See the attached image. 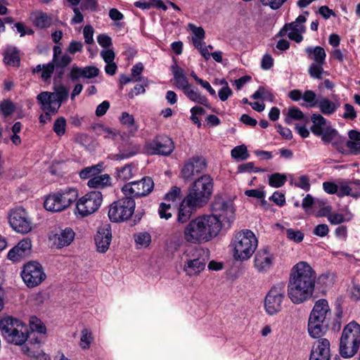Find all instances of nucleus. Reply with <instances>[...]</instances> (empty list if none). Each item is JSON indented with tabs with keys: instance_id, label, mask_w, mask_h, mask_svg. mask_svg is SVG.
Here are the masks:
<instances>
[{
	"instance_id": "26",
	"label": "nucleus",
	"mask_w": 360,
	"mask_h": 360,
	"mask_svg": "<svg viewBox=\"0 0 360 360\" xmlns=\"http://www.w3.org/2000/svg\"><path fill=\"white\" fill-rule=\"evenodd\" d=\"M75 233L70 228L66 227L50 237L53 244L58 248L70 245L75 239Z\"/></svg>"
},
{
	"instance_id": "1",
	"label": "nucleus",
	"mask_w": 360,
	"mask_h": 360,
	"mask_svg": "<svg viewBox=\"0 0 360 360\" xmlns=\"http://www.w3.org/2000/svg\"><path fill=\"white\" fill-rule=\"evenodd\" d=\"M316 273L307 262L295 264L290 272L288 295L292 303L299 304L309 300L314 292Z\"/></svg>"
},
{
	"instance_id": "62",
	"label": "nucleus",
	"mask_w": 360,
	"mask_h": 360,
	"mask_svg": "<svg viewBox=\"0 0 360 360\" xmlns=\"http://www.w3.org/2000/svg\"><path fill=\"white\" fill-rule=\"evenodd\" d=\"M288 116L295 120H302L304 117V113L297 107L290 108L287 113Z\"/></svg>"
},
{
	"instance_id": "38",
	"label": "nucleus",
	"mask_w": 360,
	"mask_h": 360,
	"mask_svg": "<svg viewBox=\"0 0 360 360\" xmlns=\"http://www.w3.org/2000/svg\"><path fill=\"white\" fill-rule=\"evenodd\" d=\"M353 218V214L348 210H345V213L344 214L332 212L330 216H328V221L333 225H338L342 224L345 221H349Z\"/></svg>"
},
{
	"instance_id": "31",
	"label": "nucleus",
	"mask_w": 360,
	"mask_h": 360,
	"mask_svg": "<svg viewBox=\"0 0 360 360\" xmlns=\"http://www.w3.org/2000/svg\"><path fill=\"white\" fill-rule=\"evenodd\" d=\"M172 71L174 75V82L175 86L184 92L191 86L187 77H186L184 70L175 63L172 66Z\"/></svg>"
},
{
	"instance_id": "9",
	"label": "nucleus",
	"mask_w": 360,
	"mask_h": 360,
	"mask_svg": "<svg viewBox=\"0 0 360 360\" xmlns=\"http://www.w3.org/2000/svg\"><path fill=\"white\" fill-rule=\"evenodd\" d=\"M359 346L360 325L352 321L342 330L340 341V354L343 358H351L356 354Z\"/></svg>"
},
{
	"instance_id": "44",
	"label": "nucleus",
	"mask_w": 360,
	"mask_h": 360,
	"mask_svg": "<svg viewBox=\"0 0 360 360\" xmlns=\"http://www.w3.org/2000/svg\"><path fill=\"white\" fill-rule=\"evenodd\" d=\"M287 176L285 174L274 173L269 176V184L274 188H280L285 184Z\"/></svg>"
},
{
	"instance_id": "24",
	"label": "nucleus",
	"mask_w": 360,
	"mask_h": 360,
	"mask_svg": "<svg viewBox=\"0 0 360 360\" xmlns=\"http://www.w3.org/2000/svg\"><path fill=\"white\" fill-rule=\"evenodd\" d=\"M94 240L97 251L101 253L106 252L112 240L110 225L105 224L98 227Z\"/></svg>"
},
{
	"instance_id": "13",
	"label": "nucleus",
	"mask_w": 360,
	"mask_h": 360,
	"mask_svg": "<svg viewBox=\"0 0 360 360\" xmlns=\"http://www.w3.org/2000/svg\"><path fill=\"white\" fill-rule=\"evenodd\" d=\"M135 201L132 198L125 196L112 203L108 211V217L112 222H121L129 219L135 209Z\"/></svg>"
},
{
	"instance_id": "19",
	"label": "nucleus",
	"mask_w": 360,
	"mask_h": 360,
	"mask_svg": "<svg viewBox=\"0 0 360 360\" xmlns=\"http://www.w3.org/2000/svg\"><path fill=\"white\" fill-rule=\"evenodd\" d=\"M174 149V144L169 136H156L153 141L145 146L146 152L150 155L167 156Z\"/></svg>"
},
{
	"instance_id": "14",
	"label": "nucleus",
	"mask_w": 360,
	"mask_h": 360,
	"mask_svg": "<svg viewBox=\"0 0 360 360\" xmlns=\"http://www.w3.org/2000/svg\"><path fill=\"white\" fill-rule=\"evenodd\" d=\"M285 296V285L281 282L274 285L266 294L264 308L269 315H274L282 308V302Z\"/></svg>"
},
{
	"instance_id": "2",
	"label": "nucleus",
	"mask_w": 360,
	"mask_h": 360,
	"mask_svg": "<svg viewBox=\"0 0 360 360\" xmlns=\"http://www.w3.org/2000/svg\"><path fill=\"white\" fill-rule=\"evenodd\" d=\"M216 221L207 215L197 217L185 226L184 237L186 242L202 244L215 238L219 233Z\"/></svg>"
},
{
	"instance_id": "55",
	"label": "nucleus",
	"mask_w": 360,
	"mask_h": 360,
	"mask_svg": "<svg viewBox=\"0 0 360 360\" xmlns=\"http://www.w3.org/2000/svg\"><path fill=\"white\" fill-rule=\"evenodd\" d=\"M77 141L82 144L87 150H92L96 146V143L93 136H78Z\"/></svg>"
},
{
	"instance_id": "27",
	"label": "nucleus",
	"mask_w": 360,
	"mask_h": 360,
	"mask_svg": "<svg viewBox=\"0 0 360 360\" xmlns=\"http://www.w3.org/2000/svg\"><path fill=\"white\" fill-rule=\"evenodd\" d=\"M330 344L326 338H319L313 344L310 356L330 359Z\"/></svg>"
},
{
	"instance_id": "41",
	"label": "nucleus",
	"mask_w": 360,
	"mask_h": 360,
	"mask_svg": "<svg viewBox=\"0 0 360 360\" xmlns=\"http://www.w3.org/2000/svg\"><path fill=\"white\" fill-rule=\"evenodd\" d=\"M4 62L10 65H16L20 62L18 51L15 48L8 47L5 51Z\"/></svg>"
},
{
	"instance_id": "6",
	"label": "nucleus",
	"mask_w": 360,
	"mask_h": 360,
	"mask_svg": "<svg viewBox=\"0 0 360 360\" xmlns=\"http://www.w3.org/2000/svg\"><path fill=\"white\" fill-rule=\"evenodd\" d=\"M214 181L210 174H202L195 179L190 185L185 196L200 208L205 206L211 198L213 193Z\"/></svg>"
},
{
	"instance_id": "10",
	"label": "nucleus",
	"mask_w": 360,
	"mask_h": 360,
	"mask_svg": "<svg viewBox=\"0 0 360 360\" xmlns=\"http://www.w3.org/2000/svg\"><path fill=\"white\" fill-rule=\"evenodd\" d=\"M77 197L78 191L68 187L49 195L44 201V207L51 212H61L69 207Z\"/></svg>"
},
{
	"instance_id": "63",
	"label": "nucleus",
	"mask_w": 360,
	"mask_h": 360,
	"mask_svg": "<svg viewBox=\"0 0 360 360\" xmlns=\"http://www.w3.org/2000/svg\"><path fill=\"white\" fill-rule=\"evenodd\" d=\"M329 233L328 226L326 224H319L313 230L314 235L319 237H325Z\"/></svg>"
},
{
	"instance_id": "8",
	"label": "nucleus",
	"mask_w": 360,
	"mask_h": 360,
	"mask_svg": "<svg viewBox=\"0 0 360 360\" xmlns=\"http://www.w3.org/2000/svg\"><path fill=\"white\" fill-rule=\"evenodd\" d=\"M0 330L8 342L16 345H22L29 337L28 326L22 321L10 316L0 320Z\"/></svg>"
},
{
	"instance_id": "58",
	"label": "nucleus",
	"mask_w": 360,
	"mask_h": 360,
	"mask_svg": "<svg viewBox=\"0 0 360 360\" xmlns=\"http://www.w3.org/2000/svg\"><path fill=\"white\" fill-rule=\"evenodd\" d=\"M66 120L64 117L58 118L53 124V130L57 135L63 134L65 132Z\"/></svg>"
},
{
	"instance_id": "35",
	"label": "nucleus",
	"mask_w": 360,
	"mask_h": 360,
	"mask_svg": "<svg viewBox=\"0 0 360 360\" xmlns=\"http://www.w3.org/2000/svg\"><path fill=\"white\" fill-rule=\"evenodd\" d=\"M33 24L40 28L49 27L52 23V18L50 15L44 12H36L32 15Z\"/></svg>"
},
{
	"instance_id": "64",
	"label": "nucleus",
	"mask_w": 360,
	"mask_h": 360,
	"mask_svg": "<svg viewBox=\"0 0 360 360\" xmlns=\"http://www.w3.org/2000/svg\"><path fill=\"white\" fill-rule=\"evenodd\" d=\"M83 68L73 65L70 71L69 77L72 81H76L81 77L84 78Z\"/></svg>"
},
{
	"instance_id": "56",
	"label": "nucleus",
	"mask_w": 360,
	"mask_h": 360,
	"mask_svg": "<svg viewBox=\"0 0 360 360\" xmlns=\"http://www.w3.org/2000/svg\"><path fill=\"white\" fill-rule=\"evenodd\" d=\"M294 184L296 187L300 188L305 191H309L311 188L309 178L307 175H302L299 176Z\"/></svg>"
},
{
	"instance_id": "25",
	"label": "nucleus",
	"mask_w": 360,
	"mask_h": 360,
	"mask_svg": "<svg viewBox=\"0 0 360 360\" xmlns=\"http://www.w3.org/2000/svg\"><path fill=\"white\" fill-rule=\"evenodd\" d=\"M306 21L304 15H299L294 22L285 25L284 29L288 32V37L291 40L297 43L302 41L303 37L302 33L304 32V26L303 23Z\"/></svg>"
},
{
	"instance_id": "18",
	"label": "nucleus",
	"mask_w": 360,
	"mask_h": 360,
	"mask_svg": "<svg viewBox=\"0 0 360 360\" xmlns=\"http://www.w3.org/2000/svg\"><path fill=\"white\" fill-rule=\"evenodd\" d=\"M8 222L16 232L25 234L32 230V222L27 212L22 207H17L11 212Z\"/></svg>"
},
{
	"instance_id": "28",
	"label": "nucleus",
	"mask_w": 360,
	"mask_h": 360,
	"mask_svg": "<svg viewBox=\"0 0 360 360\" xmlns=\"http://www.w3.org/2000/svg\"><path fill=\"white\" fill-rule=\"evenodd\" d=\"M122 139V143L119 146L120 153L112 155L111 159L114 160H120L129 158L135 155L138 148L133 146L129 141V136H121Z\"/></svg>"
},
{
	"instance_id": "61",
	"label": "nucleus",
	"mask_w": 360,
	"mask_h": 360,
	"mask_svg": "<svg viewBox=\"0 0 360 360\" xmlns=\"http://www.w3.org/2000/svg\"><path fill=\"white\" fill-rule=\"evenodd\" d=\"M349 185L351 188V197L353 198H360V180L354 179L349 181Z\"/></svg>"
},
{
	"instance_id": "29",
	"label": "nucleus",
	"mask_w": 360,
	"mask_h": 360,
	"mask_svg": "<svg viewBox=\"0 0 360 360\" xmlns=\"http://www.w3.org/2000/svg\"><path fill=\"white\" fill-rule=\"evenodd\" d=\"M41 341L37 338L31 340L32 347L23 346L22 347V352L31 358L36 360H51L49 355L45 354L42 349H40L39 345Z\"/></svg>"
},
{
	"instance_id": "53",
	"label": "nucleus",
	"mask_w": 360,
	"mask_h": 360,
	"mask_svg": "<svg viewBox=\"0 0 360 360\" xmlns=\"http://www.w3.org/2000/svg\"><path fill=\"white\" fill-rule=\"evenodd\" d=\"M135 241L140 247H148L151 242L150 235L146 232L139 233L135 236Z\"/></svg>"
},
{
	"instance_id": "34",
	"label": "nucleus",
	"mask_w": 360,
	"mask_h": 360,
	"mask_svg": "<svg viewBox=\"0 0 360 360\" xmlns=\"http://www.w3.org/2000/svg\"><path fill=\"white\" fill-rule=\"evenodd\" d=\"M87 185L90 188H103L111 185V178L107 174H97L88 181Z\"/></svg>"
},
{
	"instance_id": "4",
	"label": "nucleus",
	"mask_w": 360,
	"mask_h": 360,
	"mask_svg": "<svg viewBox=\"0 0 360 360\" xmlns=\"http://www.w3.org/2000/svg\"><path fill=\"white\" fill-rule=\"evenodd\" d=\"M208 259V250L188 246L181 256L182 270L189 277L197 276L205 270Z\"/></svg>"
},
{
	"instance_id": "60",
	"label": "nucleus",
	"mask_w": 360,
	"mask_h": 360,
	"mask_svg": "<svg viewBox=\"0 0 360 360\" xmlns=\"http://www.w3.org/2000/svg\"><path fill=\"white\" fill-rule=\"evenodd\" d=\"M83 71L84 78L86 79L94 78L97 77L100 73V70L98 68L91 65L83 68Z\"/></svg>"
},
{
	"instance_id": "50",
	"label": "nucleus",
	"mask_w": 360,
	"mask_h": 360,
	"mask_svg": "<svg viewBox=\"0 0 360 360\" xmlns=\"http://www.w3.org/2000/svg\"><path fill=\"white\" fill-rule=\"evenodd\" d=\"M72 62V58L68 54H63L53 58L52 62L54 66L59 68H64Z\"/></svg>"
},
{
	"instance_id": "37",
	"label": "nucleus",
	"mask_w": 360,
	"mask_h": 360,
	"mask_svg": "<svg viewBox=\"0 0 360 360\" xmlns=\"http://www.w3.org/2000/svg\"><path fill=\"white\" fill-rule=\"evenodd\" d=\"M55 66L53 63H49L46 65H38L32 70L33 74L41 72V78L44 81H47L51 77L54 71Z\"/></svg>"
},
{
	"instance_id": "49",
	"label": "nucleus",
	"mask_w": 360,
	"mask_h": 360,
	"mask_svg": "<svg viewBox=\"0 0 360 360\" xmlns=\"http://www.w3.org/2000/svg\"><path fill=\"white\" fill-rule=\"evenodd\" d=\"M324 63H312L309 68V75L314 79H321L323 73V65Z\"/></svg>"
},
{
	"instance_id": "32",
	"label": "nucleus",
	"mask_w": 360,
	"mask_h": 360,
	"mask_svg": "<svg viewBox=\"0 0 360 360\" xmlns=\"http://www.w3.org/2000/svg\"><path fill=\"white\" fill-rule=\"evenodd\" d=\"M184 94L189 100L194 103L201 104L207 107L209 105L207 97L202 95L197 88L193 87L191 85L184 91Z\"/></svg>"
},
{
	"instance_id": "51",
	"label": "nucleus",
	"mask_w": 360,
	"mask_h": 360,
	"mask_svg": "<svg viewBox=\"0 0 360 360\" xmlns=\"http://www.w3.org/2000/svg\"><path fill=\"white\" fill-rule=\"evenodd\" d=\"M254 99H267L273 100L274 96L272 93L263 86H259L252 96Z\"/></svg>"
},
{
	"instance_id": "36",
	"label": "nucleus",
	"mask_w": 360,
	"mask_h": 360,
	"mask_svg": "<svg viewBox=\"0 0 360 360\" xmlns=\"http://www.w3.org/2000/svg\"><path fill=\"white\" fill-rule=\"evenodd\" d=\"M305 51L308 57L314 61V63H325L326 53L321 46L307 47Z\"/></svg>"
},
{
	"instance_id": "46",
	"label": "nucleus",
	"mask_w": 360,
	"mask_h": 360,
	"mask_svg": "<svg viewBox=\"0 0 360 360\" xmlns=\"http://www.w3.org/2000/svg\"><path fill=\"white\" fill-rule=\"evenodd\" d=\"M351 188L349 185V181L339 179L338 180V196L342 198L344 196L351 197Z\"/></svg>"
},
{
	"instance_id": "5",
	"label": "nucleus",
	"mask_w": 360,
	"mask_h": 360,
	"mask_svg": "<svg viewBox=\"0 0 360 360\" xmlns=\"http://www.w3.org/2000/svg\"><path fill=\"white\" fill-rule=\"evenodd\" d=\"M331 316L328 302L325 299L316 302L308 320V332L311 338H317L327 329Z\"/></svg>"
},
{
	"instance_id": "12",
	"label": "nucleus",
	"mask_w": 360,
	"mask_h": 360,
	"mask_svg": "<svg viewBox=\"0 0 360 360\" xmlns=\"http://www.w3.org/2000/svg\"><path fill=\"white\" fill-rule=\"evenodd\" d=\"M103 196L100 191L89 192L78 199L75 214L77 217H85L95 212L101 205Z\"/></svg>"
},
{
	"instance_id": "3",
	"label": "nucleus",
	"mask_w": 360,
	"mask_h": 360,
	"mask_svg": "<svg viewBox=\"0 0 360 360\" xmlns=\"http://www.w3.org/2000/svg\"><path fill=\"white\" fill-rule=\"evenodd\" d=\"M230 246L235 260H248L258 247V239L250 229H242L235 233Z\"/></svg>"
},
{
	"instance_id": "47",
	"label": "nucleus",
	"mask_w": 360,
	"mask_h": 360,
	"mask_svg": "<svg viewBox=\"0 0 360 360\" xmlns=\"http://www.w3.org/2000/svg\"><path fill=\"white\" fill-rule=\"evenodd\" d=\"M30 328L32 331H36L40 334H44L46 328L40 319L36 316H32L30 319Z\"/></svg>"
},
{
	"instance_id": "22",
	"label": "nucleus",
	"mask_w": 360,
	"mask_h": 360,
	"mask_svg": "<svg viewBox=\"0 0 360 360\" xmlns=\"http://www.w3.org/2000/svg\"><path fill=\"white\" fill-rule=\"evenodd\" d=\"M311 120L313 123L311 130L315 135H336L338 134L337 131L332 127L330 122L321 114H312Z\"/></svg>"
},
{
	"instance_id": "15",
	"label": "nucleus",
	"mask_w": 360,
	"mask_h": 360,
	"mask_svg": "<svg viewBox=\"0 0 360 360\" xmlns=\"http://www.w3.org/2000/svg\"><path fill=\"white\" fill-rule=\"evenodd\" d=\"M20 275L28 288L38 286L46 278L41 264L35 261L26 263L22 267Z\"/></svg>"
},
{
	"instance_id": "23",
	"label": "nucleus",
	"mask_w": 360,
	"mask_h": 360,
	"mask_svg": "<svg viewBox=\"0 0 360 360\" xmlns=\"http://www.w3.org/2000/svg\"><path fill=\"white\" fill-rule=\"evenodd\" d=\"M32 246L31 239L29 238H24L9 250L7 257L9 260L18 262L30 255Z\"/></svg>"
},
{
	"instance_id": "33",
	"label": "nucleus",
	"mask_w": 360,
	"mask_h": 360,
	"mask_svg": "<svg viewBox=\"0 0 360 360\" xmlns=\"http://www.w3.org/2000/svg\"><path fill=\"white\" fill-rule=\"evenodd\" d=\"M317 107L322 114L331 115L340 107V103L332 101L327 98H322L319 100Z\"/></svg>"
},
{
	"instance_id": "40",
	"label": "nucleus",
	"mask_w": 360,
	"mask_h": 360,
	"mask_svg": "<svg viewBox=\"0 0 360 360\" xmlns=\"http://www.w3.org/2000/svg\"><path fill=\"white\" fill-rule=\"evenodd\" d=\"M102 169L103 165L101 164L86 167L79 172V176L83 179H90L97 174H99L101 172Z\"/></svg>"
},
{
	"instance_id": "7",
	"label": "nucleus",
	"mask_w": 360,
	"mask_h": 360,
	"mask_svg": "<svg viewBox=\"0 0 360 360\" xmlns=\"http://www.w3.org/2000/svg\"><path fill=\"white\" fill-rule=\"evenodd\" d=\"M212 214L208 217L214 218L218 226V231L229 229L235 220L236 208L231 200L223 198L221 195H216L212 203Z\"/></svg>"
},
{
	"instance_id": "59",
	"label": "nucleus",
	"mask_w": 360,
	"mask_h": 360,
	"mask_svg": "<svg viewBox=\"0 0 360 360\" xmlns=\"http://www.w3.org/2000/svg\"><path fill=\"white\" fill-rule=\"evenodd\" d=\"M315 203H319V205H325L326 201L323 200H315L310 194H307L302 200V206L304 209H308L311 207Z\"/></svg>"
},
{
	"instance_id": "43",
	"label": "nucleus",
	"mask_w": 360,
	"mask_h": 360,
	"mask_svg": "<svg viewBox=\"0 0 360 360\" xmlns=\"http://www.w3.org/2000/svg\"><path fill=\"white\" fill-rule=\"evenodd\" d=\"M231 157L238 160H245L249 158L247 147L245 145L236 146L231 151Z\"/></svg>"
},
{
	"instance_id": "16",
	"label": "nucleus",
	"mask_w": 360,
	"mask_h": 360,
	"mask_svg": "<svg viewBox=\"0 0 360 360\" xmlns=\"http://www.w3.org/2000/svg\"><path fill=\"white\" fill-rule=\"evenodd\" d=\"M154 188V182L152 178L145 176L139 181H134L126 184L122 188L124 196L128 198H140L149 195Z\"/></svg>"
},
{
	"instance_id": "39",
	"label": "nucleus",
	"mask_w": 360,
	"mask_h": 360,
	"mask_svg": "<svg viewBox=\"0 0 360 360\" xmlns=\"http://www.w3.org/2000/svg\"><path fill=\"white\" fill-rule=\"evenodd\" d=\"M94 341V337L91 331L88 328H84L81 331L79 346L82 349H88L90 348Z\"/></svg>"
},
{
	"instance_id": "30",
	"label": "nucleus",
	"mask_w": 360,
	"mask_h": 360,
	"mask_svg": "<svg viewBox=\"0 0 360 360\" xmlns=\"http://www.w3.org/2000/svg\"><path fill=\"white\" fill-rule=\"evenodd\" d=\"M198 209L200 208L193 203H190L189 200L185 197L179 206L177 221L181 224L187 222L193 213Z\"/></svg>"
},
{
	"instance_id": "57",
	"label": "nucleus",
	"mask_w": 360,
	"mask_h": 360,
	"mask_svg": "<svg viewBox=\"0 0 360 360\" xmlns=\"http://www.w3.org/2000/svg\"><path fill=\"white\" fill-rule=\"evenodd\" d=\"M171 205L169 203L162 202L160 205L158 212L160 218L169 219L172 217Z\"/></svg>"
},
{
	"instance_id": "48",
	"label": "nucleus",
	"mask_w": 360,
	"mask_h": 360,
	"mask_svg": "<svg viewBox=\"0 0 360 360\" xmlns=\"http://www.w3.org/2000/svg\"><path fill=\"white\" fill-rule=\"evenodd\" d=\"M220 84L223 86L218 91V96L221 101H225L233 94V91L225 79H221Z\"/></svg>"
},
{
	"instance_id": "52",
	"label": "nucleus",
	"mask_w": 360,
	"mask_h": 360,
	"mask_svg": "<svg viewBox=\"0 0 360 360\" xmlns=\"http://www.w3.org/2000/svg\"><path fill=\"white\" fill-rule=\"evenodd\" d=\"M286 237L295 243H300L304 238V233L300 230L288 229L285 231Z\"/></svg>"
},
{
	"instance_id": "11",
	"label": "nucleus",
	"mask_w": 360,
	"mask_h": 360,
	"mask_svg": "<svg viewBox=\"0 0 360 360\" xmlns=\"http://www.w3.org/2000/svg\"><path fill=\"white\" fill-rule=\"evenodd\" d=\"M68 97V89L64 85L60 84L53 87V92H41L37 95V100L43 110L51 111L53 114H56Z\"/></svg>"
},
{
	"instance_id": "45",
	"label": "nucleus",
	"mask_w": 360,
	"mask_h": 360,
	"mask_svg": "<svg viewBox=\"0 0 360 360\" xmlns=\"http://www.w3.org/2000/svg\"><path fill=\"white\" fill-rule=\"evenodd\" d=\"M302 100L308 107L317 106L319 100H317L316 94L312 90H307L303 93Z\"/></svg>"
},
{
	"instance_id": "20",
	"label": "nucleus",
	"mask_w": 360,
	"mask_h": 360,
	"mask_svg": "<svg viewBox=\"0 0 360 360\" xmlns=\"http://www.w3.org/2000/svg\"><path fill=\"white\" fill-rule=\"evenodd\" d=\"M339 136H321L324 143H332L336 144L337 149L344 154L359 155L360 154V136H349L347 140L341 141L337 143L336 139Z\"/></svg>"
},
{
	"instance_id": "17",
	"label": "nucleus",
	"mask_w": 360,
	"mask_h": 360,
	"mask_svg": "<svg viewBox=\"0 0 360 360\" xmlns=\"http://www.w3.org/2000/svg\"><path fill=\"white\" fill-rule=\"evenodd\" d=\"M207 167L204 158L195 155L188 158L182 165L180 176L186 181L193 180L194 176L202 173Z\"/></svg>"
},
{
	"instance_id": "21",
	"label": "nucleus",
	"mask_w": 360,
	"mask_h": 360,
	"mask_svg": "<svg viewBox=\"0 0 360 360\" xmlns=\"http://www.w3.org/2000/svg\"><path fill=\"white\" fill-rule=\"evenodd\" d=\"M275 260L274 255L269 247L259 249L254 258V266L261 273L268 271L273 266Z\"/></svg>"
},
{
	"instance_id": "54",
	"label": "nucleus",
	"mask_w": 360,
	"mask_h": 360,
	"mask_svg": "<svg viewBox=\"0 0 360 360\" xmlns=\"http://www.w3.org/2000/svg\"><path fill=\"white\" fill-rule=\"evenodd\" d=\"M15 109L14 103L9 100H4L0 103V110L5 117L11 115Z\"/></svg>"
},
{
	"instance_id": "42",
	"label": "nucleus",
	"mask_w": 360,
	"mask_h": 360,
	"mask_svg": "<svg viewBox=\"0 0 360 360\" xmlns=\"http://www.w3.org/2000/svg\"><path fill=\"white\" fill-rule=\"evenodd\" d=\"M134 176V168L131 165H126L117 169L116 177L121 181H127Z\"/></svg>"
}]
</instances>
